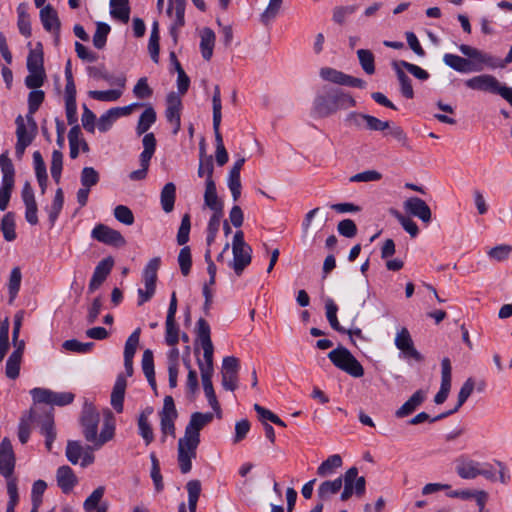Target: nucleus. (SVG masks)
<instances>
[{
	"label": "nucleus",
	"instance_id": "1",
	"mask_svg": "<svg viewBox=\"0 0 512 512\" xmlns=\"http://www.w3.org/2000/svg\"><path fill=\"white\" fill-rule=\"evenodd\" d=\"M210 412H194L185 427L184 436L178 441V463L181 473L187 474L192 469V460L196 458L200 443V431L213 420Z\"/></svg>",
	"mask_w": 512,
	"mask_h": 512
},
{
	"label": "nucleus",
	"instance_id": "2",
	"mask_svg": "<svg viewBox=\"0 0 512 512\" xmlns=\"http://www.w3.org/2000/svg\"><path fill=\"white\" fill-rule=\"evenodd\" d=\"M459 50L468 59L451 53L443 56V62L457 72H480L485 67L494 69L499 65L498 58L475 47L461 44Z\"/></svg>",
	"mask_w": 512,
	"mask_h": 512
},
{
	"label": "nucleus",
	"instance_id": "3",
	"mask_svg": "<svg viewBox=\"0 0 512 512\" xmlns=\"http://www.w3.org/2000/svg\"><path fill=\"white\" fill-rule=\"evenodd\" d=\"M355 106L356 101L351 94L334 87H324L323 92L317 94L313 101V111L320 118L329 117L340 109Z\"/></svg>",
	"mask_w": 512,
	"mask_h": 512
},
{
	"label": "nucleus",
	"instance_id": "4",
	"mask_svg": "<svg viewBox=\"0 0 512 512\" xmlns=\"http://www.w3.org/2000/svg\"><path fill=\"white\" fill-rule=\"evenodd\" d=\"M196 335L203 349V361L197 360L201 375H213V352L214 347L211 340V329L208 322L200 318L196 323Z\"/></svg>",
	"mask_w": 512,
	"mask_h": 512
},
{
	"label": "nucleus",
	"instance_id": "5",
	"mask_svg": "<svg viewBox=\"0 0 512 512\" xmlns=\"http://www.w3.org/2000/svg\"><path fill=\"white\" fill-rule=\"evenodd\" d=\"M328 358L337 368L352 377L359 378L364 375V368L361 363L345 347L339 346L330 351Z\"/></svg>",
	"mask_w": 512,
	"mask_h": 512
},
{
	"label": "nucleus",
	"instance_id": "6",
	"mask_svg": "<svg viewBox=\"0 0 512 512\" xmlns=\"http://www.w3.org/2000/svg\"><path fill=\"white\" fill-rule=\"evenodd\" d=\"M2 181L0 186V210L5 211L9 205L14 188L15 169L12 161L4 154L0 155Z\"/></svg>",
	"mask_w": 512,
	"mask_h": 512
},
{
	"label": "nucleus",
	"instance_id": "7",
	"mask_svg": "<svg viewBox=\"0 0 512 512\" xmlns=\"http://www.w3.org/2000/svg\"><path fill=\"white\" fill-rule=\"evenodd\" d=\"M343 490L340 494L341 501L349 500L352 495L361 497L366 491V480L363 476H359L357 467L349 468L342 476Z\"/></svg>",
	"mask_w": 512,
	"mask_h": 512
},
{
	"label": "nucleus",
	"instance_id": "8",
	"mask_svg": "<svg viewBox=\"0 0 512 512\" xmlns=\"http://www.w3.org/2000/svg\"><path fill=\"white\" fill-rule=\"evenodd\" d=\"M319 74L324 81L337 85L356 87L360 89H364L366 87V82L363 79L353 77L331 67H322Z\"/></svg>",
	"mask_w": 512,
	"mask_h": 512
},
{
	"label": "nucleus",
	"instance_id": "9",
	"mask_svg": "<svg viewBox=\"0 0 512 512\" xmlns=\"http://www.w3.org/2000/svg\"><path fill=\"white\" fill-rule=\"evenodd\" d=\"M239 359L226 356L222 361L221 384L225 390L234 391L238 387Z\"/></svg>",
	"mask_w": 512,
	"mask_h": 512
},
{
	"label": "nucleus",
	"instance_id": "10",
	"mask_svg": "<svg viewBox=\"0 0 512 512\" xmlns=\"http://www.w3.org/2000/svg\"><path fill=\"white\" fill-rule=\"evenodd\" d=\"M99 421L100 415L95 407L86 403L82 411L81 425L83 427L84 437L90 443L96 440Z\"/></svg>",
	"mask_w": 512,
	"mask_h": 512
},
{
	"label": "nucleus",
	"instance_id": "11",
	"mask_svg": "<svg viewBox=\"0 0 512 512\" xmlns=\"http://www.w3.org/2000/svg\"><path fill=\"white\" fill-rule=\"evenodd\" d=\"M395 346L401 351L405 359H413L416 362L423 361V356L415 348L410 332L406 327H402L394 339Z\"/></svg>",
	"mask_w": 512,
	"mask_h": 512
},
{
	"label": "nucleus",
	"instance_id": "12",
	"mask_svg": "<svg viewBox=\"0 0 512 512\" xmlns=\"http://www.w3.org/2000/svg\"><path fill=\"white\" fill-rule=\"evenodd\" d=\"M91 236L101 243L114 247H122L126 244L125 238L119 231L104 224L96 225L92 230Z\"/></svg>",
	"mask_w": 512,
	"mask_h": 512
},
{
	"label": "nucleus",
	"instance_id": "13",
	"mask_svg": "<svg viewBox=\"0 0 512 512\" xmlns=\"http://www.w3.org/2000/svg\"><path fill=\"white\" fill-rule=\"evenodd\" d=\"M16 136L17 142L15 145V153L17 157H22L25 152V149L32 143L34 137L37 133V130H31L29 126H26L24 119L21 115H19L16 120Z\"/></svg>",
	"mask_w": 512,
	"mask_h": 512
},
{
	"label": "nucleus",
	"instance_id": "14",
	"mask_svg": "<svg viewBox=\"0 0 512 512\" xmlns=\"http://www.w3.org/2000/svg\"><path fill=\"white\" fill-rule=\"evenodd\" d=\"M15 455L11 441L4 438L0 443V474L10 478L14 472Z\"/></svg>",
	"mask_w": 512,
	"mask_h": 512
},
{
	"label": "nucleus",
	"instance_id": "15",
	"mask_svg": "<svg viewBox=\"0 0 512 512\" xmlns=\"http://www.w3.org/2000/svg\"><path fill=\"white\" fill-rule=\"evenodd\" d=\"M21 197L24 202L26 211L25 219L30 225L38 224V208L35 200V195L31 184L26 181L21 191Z\"/></svg>",
	"mask_w": 512,
	"mask_h": 512
},
{
	"label": "nucleus",
	"instance_id": "16",
	"mask_svg": "<svg viewBox=\"0 0 512 512\" xmlns=\"http://www.w3.org/2000/svg\"><path fill=\"white\" fill-rule=\"evenodd\" d=\"M404 209L410 215L419 218L424 223L431 221V209L427 203L419 197H410L404 204Z\"/></svg>",
	"mask_w": 512,
	"mask_h": 512
},
{
	"label": "nucleus",
	"instance_id": "17",
	"mask_svg": "<svg viewBox=\"0 0 512 512\" xmlns=\"http://www.w3.org/2000/svg\"><path fill=\"white\" fill-rule=\"evenodd\" d=\"M212 109H213V130L215 134L216 148L224 146L223 138L220 132V125L222 120V104H221V92L219 85L214 86L212 96Z\"/></svg>",
	"mask_w": 512,
	"mask_h": 512
},
{
	"label": "nucleus",
	"instance_id": "18",
	"mask_svg": "<svg viewBox=\"0 0 512 512\" xmlns=\"http://www.w3.org/2000/svg\"><path fill=\"white\" fill-rule=\"evenodd\" d=\"M451 362L448 358H443L441 361V385L440 390L434 397L436 404H442L448 398L451 389Z\"/></svg>",
	"mask_w": 512,
	"mask_h": 512
},
{
	"label": "nucleus",
	"instance_id": "19",
	"mask_svg": "<svg viewBox=\"0 0 512 512\" xmlns=\"http://www.w3.org/2000/svg\"><path fill=\"white\" fill-rule=\"evenodd\" d=\"M181 99L174 92L167 96V109L165 112L166 119L173 125V133L177 134L181 127Z\"/></svg>",
	"mask_w": 512,
	"mask_h": 512
},
{
	"label": "nucleus",
	"instance_id": "20",
	"mask_svg": "<svg viewBox=\"0 0 512 512\" xmlns=\"http://www.w3.org/2000/svg\"><path fill=\"white\" fill-rule=\"evenodd\" d=\"M113 265L114 260L112 257H107L97 264V266L94 269L92 278L89 282V292H94L102 285L107 276L110 274Z\"/></svg>",
	"mask_w": 512,
	"mask_h": 512
},
{
	"label": "nucleus",
	"instance_id": "21",
	"mask_svg": "<svg viewBox=\"0 0 512 512\" xmlns=\"http://www.w3.org/2000/svg\"><path fill=\"white\" fill-rule=\"evenodd\" d=\"M185 7H186V0H170L169 6L167 9V14L170 17H174V22L171 26V34L173 35L174 39L176 40V31L184 26L185 24Z\"/></svg>",
	"mask_w": 512,
	"mask_h": 512
},
{
	"label": "nucleus",
	"instance_id": "22",
	"mask_svg": "<svg viewBox=\"0 0 512 512\" xmlns=\"http://www.w3.org/2000/svg\"><path fill=\"white\" fill-rule=\"evenodd\" d=\"M498 82L494 76L482 74L466 80L465 85L472 90L495 93Z\"/></svg>",
	"mask_w": 512,
	"mask_h": 512
},
{
	"label": "nucleus",
	"instance_id": "23",
	"mask_svg": "<svg viewBox=\"0 0 512 512\" xmlns=\"http://www.w3.org/2000/svg\"><path fill=\"white\" fill-rule=\"evenodd\" d=\"M233 259L230 261L229 265L234 270V272L240 276L244 269L251 263L252 260V248L244 247V248H235L232 249Z\"/></svg>",
	"mask_w": 512,
	"mask_h": 512
},
{
	"label": "nucleus",
	"instance_id": "24",
	"mask_svg": "<svg viewBox=\"0 0 512 512\" xmlns=\"http://www.w3.org/2000/svg\"><path fill=\"white\" fill-rule=\"evenodd\" d=\"M342 488V477H337L333 480H325L321 482L317 488V497L320 502H329L335 495H337Z\"/></svg>",
	"mask_w": 512,
	"mask_h": 512
},
{
	"label": "nucleus",
	"instance_id": "25",
	"mask_svg": "<svg viewBox=\"0 0 512 512\" xmlns=\"http://www.w3.org/2000/svg\"><path fill=\"white\" fill-rule=\"evenodd\" d=\"M481 463L460 457L457 459L456 472L462 479H475L480 475Z\"/></svg>",
	"mask_w": 512,
	"mask_h": 512
},
{
	"label": "nucleus",
	"instance_id": "26",
	"mask_svg": "<svg viewBox=\"0 0 512 512\" xmlns=\"http://www.w3.org/2000/svg\"><path fill=\"white\" fill-rule=\"evenodd\" d=\"M204 204L213 212H223V202L218 198L213 178H206Z\"/></svg>",
	"mask_w": 512,
	"mask_h": 512
},
{
	"label": "nucleus",
	"instance_id": "27",
	"mask_svg": "<svg viewBox=\"0 0 512 512\" xmlns=\"http://www.w3.org/2000/svg\"><path fill=\"white\" fill-rule=\"evenodd\" d=\"M57 484L63 493L72 491L78 480L71 467L67 465L60 466L56 472Z\"/></svg>",
	"mask_w": 512,
	"mask_h": 512
},
{
	"label": "nucleus",
	"instance_id": "28",
	"mask_svg": "<svg viewBox=\"0 0 512 512\" xmlns=\"http://www.w3.org/2000/svg\"><path fill=\"white\" fill-rule=\"evenodd\" d=\"M426 399V393L417 390L400 408L395 412L397 418H404L412 414Z\"/></svg>",
	"mask_w": 512,
	"mask_h": 512
},
{
	"label": "nucleus",
	"instance_id": "29",
	"mask_svg": "<svg viewBox=\"0 0 512 512\" xmlns=\"http://www.w3.org/2000/svg\"><path fill=\"white\" fill-rule=\"evenodd\" d=\"M40 19L46 31L59 32L60 21L57 12L51 5L42 7L40 11Z\"/></svg>",
	"mask_w": 512,
	"mask_h": 512
},
{
	"label": "nucleus",
	"instance_id": "30",
	"mask_svg": "<svg viewBox=\"0 0 512 512\" xmlns=\"http://www.w3.org/2000/svg\"><path fill=\"white\" fill-rule=\"evenodd\" d=\"M153 408L147 407L138 417V430L146 445L154 440L153 429L148 421V417L152 414Z\"/></svg>",
	"mask_w": 512,
	"mask_h": 512
},
{
	"label": "nucleus",
	"instance_id": "31",
	"mask_svg": "<svg viewBox=\"0 0 512 512\" xmlns=\"http://www.w3.org/2000/svg\"><path fill=\"white\" fill-rule=\"evenodd\" d=\"M200 50L202 57L209 61L213 55L216 36L211 28L205 27L200 32Z\"/></svg>",
	"mask_w": 512,
	"mask_h": 512
},
{
	"label": "nucleus",
	"instance_id": "32",
	"mask_svg": "<svg viewBox=\"0 0 512 512\" xmlns=\"http://www.w3.org/2000/svg\"><path fill=\"white\" fill-rule=\"evenodd\" d=\"M127 382L125 378L119 375L115 381L112 393H111V405L118 412L123 411V401L125 396Z\"/></svg>",
	"mask_w": 512,
	"mask_h": 512
},
{
	"label": "nucleus",
	"instance_id": "33",
	"mask_svg": "<svg viewBox=\"0 0 512 512\" xmlns=\"http://www.w3.org/2000/svg\"><path fill=\"white\" fill-rule=\"evenodd\" d=\"M40 432L45 436V446L48 451H51L52 444L56 438V431L54 428V419L51 413H46L40 421Z\"/></svg>",
	"mask_w": 512,
	"mask_h": 512
},
{
	"label": "nucleus",
	"instance_id": "34",
	"mask_svg": "<svg viewBox=\"0 0 512 512\" xmlns=\"http://www.w3.org/2000/svg\"><path fill=\"white\" fill-rule=\"evenodd\" d=\"M342 464L341 456L339 454H333L318 466L317 475L323 478L331 476Z\"/></svg>",
	"mask_w": 512,
	"mask_h": 512
},
{
	"label": "nucleus",
	"instance_id": "35",
	"mask_svg": "<svg viewBox=\"0 0 512 512\" xmlns=\"http://www.w3.org/2000/svg\"><path fill=\"white\" fill-rule=\"evenodd\" d=\"M176 199V186L172 182L164 185L160 194L161 207L166 213H170L174 209Z\"/></svg>",
	"mask_w": 512,
	"mask_h": 512
},
{
	"label": "nucleus",
	"instance_id": "36",
	"mask_svg": "<svg viewBox=\"0 0 512 512\" xmlns=\"http://www.w3.org/2000/svg\"><path fill=\"white\" fill-rule=\"evenodd\" d=\"M212 376L213 375H201L203 390L209 405L217 412L218 417H221V408L213 388Z\"/></svg>",
	"mask_w": 512,
	"mask_h": 512
},
{
	"label": "nucleus",
	"instance_id": "37",
	"mask_svg": "<svg viewBox=\"0 0 512 512\" xmlns=\"http://www.w3.org/2000/svg\"><path fill=\"white\" fill-rule=\"evenodd\" d=\"M128 4V0H110L111 16L127 23L130 15V8Z\"/></svg>",
	"mask_w": 512,
	"mask_h": 512
},
{
	"label": "nucleus",
	"instance_id": "38",
	"mask_svg": "<svg viewBox=\"0 0 512 512\" xmlns=\"http://www.w3.org/2000/svg\"><path fill=\"white\" fill-rule=\"evenodd\" d=\"M392 65L396 71L397 78H398L400 86H401L402 95L407 99H412L414 97V91H413V87L411 84V79L399 67V63L397 61L393 62Z\"/></svg>",
	"mask_w": 512,
	"mask_h": 512
},
{
	"label": "nucleus",
	"instance_id": "39",
	"mask_svg": "<svg viewBox=\"0 0 512 512\" xmlns=\"http://www.w3.org/2000/svg\"><path fill=\"white\" fill-rule=\"evenodd\" d=\"M155 121L156 112L151 106H149L143 111V113L139 117L138 124L136 127L137 134L142 135L146 133L149 130V128L155 123Z\"/></svg>",
	"mask_w": 512,
	"mask_h": 512
},
{
	"label": "nucleus",
	"instance_id": "40",
	"mask_svg": "<svg viewBox=\"0 0 512 512\" xmlns=\"http://www.w3.org/2000/svg\"><path fill=\"white\" fill-rule=\"evenodd\" d=\"M188 492V509L189 512H196L197 503L201 493V483L199 480H190L186 484Z\"/></svg>",
	"mask_w": 512,
	"mask_h": 512
},
{
	"label": "nucleus",
	"instance_id": "41",
	"mask_svg": "<svg viewBox=\"0 0 512 512\" xmlns=\"http://www.w3.org/2000/svg\"><path fill=\"white\" fill-rule=\"evenodd\" d=\"M357 57L361 68L366 74L372 75L375 73V57L370 50H357Z\"/></svg>",
	"mask_w": 512,
	"mask_h": 512
},
{
	"label": "nucleus",
	"instance_id": "42",
	"mask_svg": "<svg viewBox=\"0 0 512 512\" xmlns=\"http://www.w3.org/2000/svg\"><path fill=\"white\" fill-rule=\"evenodd\" d=\"M21 361L20 351L14 350L6 362L5 374L8 378L14 380L19 376Z\"/></svg>",
	"mask_w": 512,
	"mask_h": 512
},
{
	"label": "nucleus",
	"instance_id": "43",
	"mask_svg": "<svg viewBox=\"0 0 512 512\" xmlns=\"http://www.w3.org/2000/svg\"><path fill=\"white\" fill-rule=\"evenodd\" d=\"M154 153L148 151H142L140 154V166L141 168L135 171H132L129 174V178L133 181L143 180L147 176L150 160Z\"/></svg>",
	"mask_w": 512,
	"mask_h": 512
},
{
	"label": "nucleus",
	"instance_id": "44",
	"mask_svg": "<svg viewBox=\"0 0 512 512\" xmlns=\"http://www.w3.org/2000/svg\"><path fill=\"white\" fill-rule=\"evenodd\" d=\"M0 230L6 241H13L16 238L15 232V216L13 212L6 213L1 221Z\"/></svg>",
	"mask_w": 512,
	"mask_h": 512
},
{
	"label": "nucleus",
	"instance_id": "45",
	"mask_svg": "<svg viewBox=\"0 0 512 512\" xmlns=\"http://www.w3.org/2000/svg\"><path fill=\"white\" fill-rule=\"evenodd\" d=\"M64 205V194L61 188L56 190L53 202L51 206L47 209L48 217L51 225H54L56 222L62 208Z\"/></svg>",
	"mask_w": 512,
	"mask_h": 512
},
{
	"label": "nucleus",
	"instance_id": "46",
	"mask_svg": "<svg viewBox=\"0 0 512 512\" xmlns=\"http://www.w3.org/2000/svg\"><path fill=\"white\" fill-rule=\"evenodd\" d=\"M326 317L330 326L337 332L344 333L346 329L343 328L337 318L338 307L332 299H328L325 303Z\"/></svg>",
	"mask_w": 512,
	"mask_h": 512
},
{
	"label": "nucleus",
	"instance_id": "47",
	"mask_svg": "<svg viewBox=\"0 0 512 512\" xmlns=\"http://www.w3.org/2000/svg\"><path fill=\"white\" fill-rule=\"evenodd\" d=\"M159 39H160V37H159L158 22H154L153 26H152L150 38H149L148 49H149L151 59L155 63H158V61H159V50H160Z\"/></svg>",
	"mask_w": 512,
	"mask_h": 512
},
{
	"label": "nucleus",
	"instance_id": "48",
	"mask_svg": "<svg viewBox=\"0 0 512 512\" xmlns=\"http://www.w3.org/2000/svg\"><path fill=\"white\" fill-rule=\"evenodd\" d=\"M114 430H115L114 424L110 423L109 420H106L104 425H103V427H102L100 435L98 436V434H97L96 435V440L92 441L93 448L94 449H99L106 442L111 440L113 438V436H114Z\"/></svg>",
	"mask_w": 512,
	"mask_h": 512
},
{
	"label": "nucleus",
	"instance_id": "49",
	"mask_svg": "<svg viewBox=\"0 0 512 512\" xmlns=\"http://www.w3.org/2000/svg\"><path fill=\"white\" fill-rule=\"evenodd\" d=\"M110 32V26L104 22H98L96 25V31L93 35V45L97 49L104 48L107 36Z\"/></svg>",
	"mask_w": 512,
	"mask_h": 512
},
{
	"label": "nucleus",
	"instance_id": "50",
	"mask_svg": "<svg viewBox=\"0 0 512 512\" xmlns=\"http://www.w3.org/2000/svg\"><path fill=\"white\" fill-rule=\"evenodd\" d=\"M105 488L103 486H99L96 488L84 501L83 508L85 512H94L97 505L101 503V500L104 496Z\"/></svg>",
	"mask_w": 512,
	"mask_h": 512
},
{
	"label": "nucleus",
	"instance_id": "51",
	"mask_svg": "<svg viewBox=\"0 0 512 512\" xmlns=\"http://www.w3.org/2000/svg\"><path fill=\"white\" fill-rule=\"evenodd\" d=\"M47 488V484L43 480H37L33 483L31 491L32 509L38 512L42 503V496Z\"/></svg>",
	"mask_w": 512,
	"mask_h": 512
},
{
	"label": "nucleus",
	"instance_id": "52",
	"mask_svg": "<svg viewBox=\"0 0 512 512\" xmlns=\"http://www.w3.org/2000/svg\"><path fill=\"white\" fill-rule=\"evenodd\" d=\"M391 213L399 221V223L402 225L403 229L407 233H409V235L412 238H415L418 235V233H419L418 226L412 219L404 216L397 210H392Z\"/></svg>",
	"mask_w": 512,
	"mask_h": 512
},
{
	"label": "nucleus",
	"instance_id": "53",
	"mask_svg": "<svg viewBox=\"0 0 512 512\" xmlns=\"http://www.w3.org/2000/svg\"><path fill=\"white\" fill-rule=\"evenodd\" d=\"M99 180V173L93 167H84L82 169L80 175V182L82 186L91 189V187L98 184Z\"/></svg>",
	"mask_w": 512,
	"mask_h": 512
},
{
	"label": "nucleus",
	"instance_id": "54",
	"mask_svg": "<svg viewBox=\"0 0 512 512\" xmlns=\"http://www.w3.org/2000/svg\"><path fill=\"white\" fill-rule=\"evenodd\" d=\"M357 9V5L336 6L333 9L332 19L338 25H343L346 22V18L355 13Z\"/></svg>",
	"mask_w": 512,
	"mask_h": 512
},
{
	"label": "nucleus",
	"instance_id": "55",
	"mask_svg": "<svg viewBox=\"0 0 512 512\" xmlns=\"http://www.w3.org/2000/svg\"><path fill=\"white\" fill-rule=\"evenodd\" d=\"M94 346L93 342L82 343L76 339H70L63 342L62 347L71 352L85 354L92 350Z\"/></svg>",
	"mask_w": 512,
	"mask_h": 512
},
{
	"label": "nucleus",
	"instance_id": "56",
	"mask_svg": "<svg viewBox=\"0 0 512 512\" xmlns=\"http://www.w3.org/2000/svg\"><path fill=\"white\" fill-rule=\"evenodd\" d=\"M121 95H122V91L117 90V89H111V90H106V91H99V90L89 91V96L92 99H95L98 101H103V102L116 101L120 98Z\"/></svg>",
	"mask_w": 512,
	"mask_h": 512
},
{
	"label": "nucleus",
	"instance_id": "57",
	"mask_svg": "<svg viewBox=\"0 0 512 512\" xmlns=\"http://www.w3.org/2000/svg\"><path fill=\"white\" fill-rule=\"evenodd\" d=\"M145 289H138V306L148 302L155 294L156 291V280L143 279Z\"/></svg>",
	"mask_w": 512,
	"mask_h": 512
},
{
	"label": "nucleus",
	"instance_id": "58",
	"mask_svg": "<svg viewBox=\"0 0 512 512\" xmlns=\"http://www.w3.org/2000/svg\"><path fill=\"white\" fill-rule=\"evenodd\" d=\"M22 274L19 267H14L10 273L8 290L11 300H13L19 292Z\"/></svg>",
	"mask_w": 512,
	"mask_h": 512
},
{
	"label": "nucleus",
	"instance_id": "59",
	"mask_svg": "<svg viewBox=\"0 0 512 512\" xmlns=\"http://www.w3.org/2000/svg\"><path fill=\"white\" fill-rule=\"evenodd\" d=\"M63 166V155L59 150H54L51 160V176L56 183H59Z\"/></svg>",
	"mask_w": 512,
	"mask_h": 512
},
{
	"label": "nucleus",
	"instance_id": "60",
	"mask_svg": "<svg viewBox=\"0 0 512 512\" xmlns=\"http://www.w3.org/2000/svg\"><path fill=\"white\" fill-rule=\"evenodd\" d=\"M178 263L180 266L181 273L187 276L190 273L192 266L191 251L188 246H184L178 255Z\"/></svg>",
	"mask_w": 512,
	"mask_h": 512
},
{
	"label": "nucleus",
	"instance_id": "61",
	"mask_svg": "<svg viewBox=\"0 0 512 512\" xmlns=\"http://www.w3.org/2000/svg\"><path fill=\"white\" fill-rule=\"evenodd\" d=\"M140 328H137L126 340L124 347V358H133L140 339Z\"/></svg>",
	"mask_w": 512,
	"mask_h": 512
},
{
	"label": "nucleus",
	"instance_id": "62",
	"mask_svg": "<svg viewBox=\"0 0 512 512\" xmlns=\"http://www.w3.org/2000/svg\"><path fill=\"white\" fill-rule=\"evenodd\" d=\"M83 448L78 441H68L66 447V457L72 464H77L81 459Z\"/></svg>",
	"mask_w": 512,
	"mask_h": 512
},
{
	"label": "nucleus",
	"instance_id": "63",
	"mask_svg": "<svg viewBox=\"0 0 512 512\" xmlns=\"http://www.w3.org/2000/svg\"><path fill=\"white\" fill-rule=\"evenodd\" d=\"M45 78V70L29 71L28 76L25 78V85L29 89H38L43 85Z\"/></svg>",
	"mask_w": 512,
	"mask_h": 512
},
{
	"label": "nucleus",
	"instance_id": "64",
	"mask_svg": "<svg viewBox=\"0 0 512 512\" xmlns=\"http://www.w3.org/2000/svg\"><path fill=\"white\" fill-rule=\"evenodd\" d=\"M28 71L44 70L43 67V53L41 51L31 50L27 57Z\"/></svg>",
	"mask_w": 512,
	"mask_h": 512
}]
</instances>
